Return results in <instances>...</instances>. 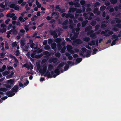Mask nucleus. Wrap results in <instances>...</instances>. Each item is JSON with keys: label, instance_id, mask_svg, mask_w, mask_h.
Returning a JSON list of instances; mask_svg holds the SVG:
<instances>
[{"label": "nucleus", "instance_id": "obj_1", "mask_svg": "<svg viewBox=\"0 0 121 121\" xmlns=\"http://www.w3.org/2000/svg\"><path fill=\"white\" fill-rule=\"evenodd\" d=\"M53 68V65L51 64H49L48 66L47 71L44 74V76L45 77L47 76V77L48 78H52V76L51 74L50 73L49 71H51L52 70Z\"/></svg>", "mask_w": 121, "mask_h": 121}, {"label": "nucleus", "instance_id": "obj_2", "mask_svg": "<svg viewBox=\"0 0 121 121\" xmlns=\"http://www.w3.org/2000/svg\"><path fill=\"white\" fill-rule=\"evenodd\" d=\"M47 65L46 64H44L42 66V69H40L39 70V72L43 74H45L46 72Z\"/></svg>", "mask_w": 121, "mask_h": 121}, {"label": "nucleus", "instance_id": "obj_3", "mask_svg": "<svg viewBox=\"0 0 121 121\" xmlns=\"http://www.w3.org/2000/svg\"><path fill=\"white\" fill-rule=\"evenodd\" d=\"M58 32V31H56V30L53 31L52 30H50L49 32L51 35L53 36V37L54 39H56L58 37V34L56 33Z\"/></svg>", "mask_w": 121, "mask_h": 121}, {"label": "nucleus", "instance_id": "obj_4", "mask_svg": "<svg viewBox=\"0 0 121 121\" xmlns=\"http://www.w3.org/2000/svg\"><path fill=\"white\" fill-rule=\"evenodd\" d=\"M72 32L74 33L73 35L72 34H71L70 35V39L72 40H74L76 39L78 37V35L79 34L78 33H75V30H73L72 31Z\"/></svg>", "mask_w": 121, "mask_h": 121}, {"label": "nucleus", "instance_id": "obj_5", "mask_svg": "<svg viewBox=\"0 0 121 121\" xmlns=\"http://www.w3.org/2000/svg\"><path fill=\"white\" fill-rule=\"evenodd\" d=\"M33 58H38V49L35 50L33 52V53H31L30 55Z\"/></svg>", "mask_w": 121, "mask_h": 121}, {"label": "nucleus", "instance_id": "obj_6", "mask_svg": "<svg viewBox=\"0 0 121 121\" xmlns=\"http://www.w3.org/2000/svg\"><path fill=\"white\" fill-rule=\"evenodd\" d=\"M10 8H14L15 10H18L19 9V8L14 4H11L9 6Z\"/></svg>", "mask_w": 121, "mask_h": 121}, {"label": "nucleus", "instance_id": "obj_7", "mask_svg": "<svg viewBox=\"0 0 121 121\" xmlns=\"http://www.w3.org/2000/svg\"><path fill=\"white\" fill-rule=\"evenodd\" d=\"M57 60V58L56 57H52L49 59L48 61L49 62L51 63L52 62L54 63H56Z\"/></svg>", "mask_w": 121, "mask_h": 121}, {"label": "nucleus", "instance_id": "obj_8", "mask_svg": "<svg viewBox=\"0 0 121 121\" xmlns=\"http://www.w3.org/2000/svg\"><path fill=\"white\" fill-rule=\"evenodd\" d=\"M18 89V86L17 85H15L12 88L11 91H12L13 92H17Z\"/></svg>", "mask_w": 121, "mask_h": 121}, {"label": "nucleus", "instance_id": "obj_9", "mask_svg": "<svg viewBox=\"0 0 121 121\" xmlns=\"http://www.w3.org/2000/svg\"><path fill=\"white\" fill-rule=\"evenodd\" d=\"M31 65H32L31 63L30 62L29 64L26 63L24 64L22 66V67L23 68V67L26 68L28 69L29 70L30 68Z\"/></svg>", "mask_w": 121, "mask_h": 121}, {"label": "nucleus", "instance_id": "obj_10", "mask_svg": "<svg viewBox=\"0 0 121 121\" xmlns=\"http://www.w3.org/2000/svg\"><path fill=\"white\" fill-rule=\"evenodd\" d=\"M6 95H8V97H11L15 95V93L11 91H9L6 93Z\"/></svg>", "mask_w": 121, "mask_h": 121}, {"label": "nucleus", "instance_id": "obj_11", "mask_svg": "<svg viewBox=\"0 0 121 121\" xmlns=\"http://www.w3.org/2000/svg\"><path fill=\"white\" fill-rule=\"evenodd\" d=\"M10 34H11V33L13 34V35H17V33L18 32L17 30H11L10 31L8 32Z\"/></svg>", "mask_w": 121, "mask_h": 121}, {"label": "nucleus", "instance_id": "obj_12", "mask_svg": "<svg viewBox=\"0 0 121 121\" xmlns=\"http://www.w3.org/2000/svg\"><path fill=\"white\" fill-rule=\"evenodd\" d=\"M54 72L56 74L53 75V77L54 78L56 77L57 76L59 75L60 74V71L58 69L56 68L55 69Z\"/></svg>", "mask_w": 121, "mask_h": 121}, {"label": "nucleus", "instance_id": "obj_13", "mask_svg": "<svg viewBox=\"0 0 121 121\" xmlns=\"http://www.w3.org/2000/svg\"><path fill=\"white\" fill-rule=\"evenodd\" d=\"M74 42L75 43L78 44L82 43V41L80 39H76L74 41Z\"/></svg>", "mask_w": 121, "mask_h": 121}, {"label": "nucleus", "instance_id": "obj_14", "mask_svg": "<svg viewBox=\"0 0 121 121\" xmlns=\"http://www.w3.org/2000/svg\"><path fill=\"white\" fill-rule=\"evenodd\" d=\"M21 47H22L26 44V40L24 39H21L20 40Z\"/></svg>", "mask_w": 121, "mask_h": 121}, {"label": "nucleus", "instance_id": "obj_15", "mask_svg": "<svg viewBox=\"0 0 121 121\" xmlns=\"http://www.w3.org/2000/svg\"><path fill=\"white\" fill-rule=\"evenodd\" d=\"M14 79H12L8 80L7 81V83L10 84L11 85H12L13 86L14 85Z\"/></svg>", "mask_w": 121, "mask_h": 121}, {"label": "nucleus", "instance_id": "obj_16", "mask_svg": "<svg viewBox=\"0 0 121 121\" xmlns=\"http://www.w3.org/2000/svg\"><path fill=\"white\" fill-rule=\"evenodd\" d=\"M7 89L5 88H0V94L2 95L3 94L2 91L5 92L7 91Z\"/></svg>", "mask_w": 121, "mask_h": 121}, {"label": "nucleus", "instance_id": "obj_17", "mask_svg": "<svg viewBox=\"0 0 121 121\" xmlns=\"http://www.w3.org/2000/svg\"><path fill=\"white\" fill-rule=\"evenodd\" d=\"M88 44L91 46L95 45V40H92L91 42H89Z\"/></svg>", "mask_w": 121, "mask_h": 121}, {"label": "nucleus", "instance_id": "obj_18", "mask_svg": "<svg viewBox=\"0 0 121 121\" xmlns=\"http://www.w3.org/2000/svg\"><path fill=\"white\" fill-rule=\"evenodd\" d=\"M89 34L90 35V36L92 38H94V39L96 37L95 34V33H87V35H88Z\"/></svg>", "mask_w": 121, "mask_h": 121}, {"label": "nucleus", "instance_id": "obj_19", "mask_svg": "<svg viewBox=\"0 0 121 121\" xmlns=\"http://www.w3.org/2000/svg\"><path fill=\"white\" fill-rule=\"evenodd\" d=\"M88 22V20H87L83 21L82 23V27L85 26Z\"/></svg>", "mask_w": 121, "mask_h": 121}, {"label": "nucleus", "instance_id": "obj_20", "mask_svg": "<svg viewBox=\"0 0 121 121\" xmlns=\"http://www.w3.org/2000/svg\"><path fill=\"white\" fill-rule=\"evenodd\" d=\"M83 40L84 41L88 42L90 41V38L89 37L87 36L84 38Z\"/></svg>", "mask_w": 121, "mask_h": 121}, {"label": "nucleus", "instance_id": "obj_21", "mask_svg": "<svg viewBox=\"0 0 121 121\" xmlns=\"http://www.w3.org/2000/svg\"><path fill=\"white\" fill-rule=\"evenodd\" d=\"M76 9L74 8L73 7L70 8L68 12L69 13L73 12L76 11Z\"/></svg>", "mask_w": 121, "mask_h": 121}, {"label": "nucleus", "instance_id": "obj_22", "mask_svg": "<svg viewBox=\"0 0 121 121\" xmlns=\"http://www.w3.org/2000/svg\"><path fill=\"white\" fill-rule=\"evenodd\" d=\"M69 67V65L66 64H65V66L64 68V71H66L68 69Z\"/></svg>", "mask_w": 121, "mask_h": 121}, {"label": "nucleus", "instance_id": "obj_23", "mask_svg": "<svg viewBox=\"0 0 121 121\" xmlns=\"http://www.w3.org/2000/svg\"><path fill=\"white\" fill-rule=\"evenodd\" d=\"M91 53V51L89 50H88L87 52V54L86 55V57H89L91 56L90 53Z\"/></svg>", "mask_w": 121, "mask_h": 121}, {"label": "nucleus", "instance_id": "obj_24", "mask_svg": "<svg viewBox=\"0 0 121 121\" xmlns=\"http://www.w3.org/2000/svg\"><path fill=\"white\" fill-rule=\"evenodd\" d=\"M105 31L106 32H107V33H108L109 35H111L113 33V32L112 31H111L108 30H105Z\"/></svg>", "mask_w": 121, "mask_h": 121}, {"label": "nucleus", "instance_id": "obj_25", "mask_svg": "<svg viewBox=\"0 0 121 121\" xmlns=\"http://www.w3.org/2000/svg\"><path fill=\"white\" fill-rule=\"evenodd\" d=\"M100 5V4L99 2H97L94 4L93 6L94 7H96L98 6H99Z\"/></svg>", "mask_w": 121, "mask_h": 121}, {"label": "nucleus", "instance_id": "obj_26", "mask_svg": "<svg viewBox=\"0 0 121 121\" xmlns=\"http://www.w3.org/2000/svg\"><path fill=\"white\" fill-rule=\"evenodd\" d=\"M56 45L55 43L52 44L51 45V47L52 48L54 49L56 48Z\"/></svg>", "mask_w": 121, "mask_h": 121}, {"label": "nucleus", "instance_id": "obj_27", "mask_svg": "<svg viewBox=\"0 0 121 121\" xmlns=\"http://www.w3.org/2000/svg\"><path fill=\"white\" fill-rule=\"evenodd\" d=\"M96 24V22L95 20H93L91 23V24L92 26H94Z\"/></svg>", "mask_w": 121, "mask_h": 121}, {"label": "nucleus", "instance_id": "obj_28", "mask_svg": "<svg viewBox=\"0 0 121 121\" xmlns=\"http://www.w3.org/2000/svg\"><path fill=\"white\" fill-rule=\"evenodd\" d=\"M116 22L117 23H119L121 22V20L118 18H115Z\"/></svg>", "mask_w": 121, "mask_h": 121}, {"label": "nucleus", "instance_id": "obj_29", "mask_svg": "<svg viewBox=\"0 0 121 121\" xmlns=\"http://www.w3.org/2000/svg\"><path fill=\"white\" fill-rule=\"evenodd\" d=\"M111 3L113 4H116L117 2V0H110Z\"/></svg>", "mask_w": 121, "mask_h": 121}, {"label": "nucleus", "instance_id": "obj_30", "mask_svg": "<svg viewBox=\"0 0 121 121\" xmlns=\"http://www.w3.org/2000/svg\"><path fill=\"white\" fill-rule=\"evenodd\" d=\"M9 71H5L4 72H3L2 73L3 75V76H5L7 74H9Z\"/></svg>", "mask_w": 121, "mask_h": 121}, {"label": "nucleus", "instance_id": "obj_31", "mask_svg": "<svg viewBox=\"0 0 121 121\" xmlns=\"http://www.w3.org/2000/svg\"><path fill=\"white\" fill-rule=\"evenodd\" d=\"M36 4L37 5V7L34 8V9L35 11H37L38 10V0H36Z\"/></svg>", "mask_w": 121, "mask_h": 121}, {"label": "nucleus", "instance_id": "obj_32", "mask_svg": "<svg viewBox=\"0 0 121 121\" xmlns=\"http://www.w3.org/2000/svg\"><path fill=\"white\" fill-rule=\"evenodd\" d=\"M82 59L81 58H78L76 60L77 62V63H79L82 60Z\"/></svg>", "mask_w": 121, "mask_h": 121}, {"label": "nucleus", "instance_id": "obj_33", "mask_svg": "<svg viewBox=\"0 0 121 121\" xmlns=\"http://www.w3.org/2000/svg\"><path fill=\"white\" fill-rule=\"evenodd\" d=\"M107 25L104 24H102L100 26V27L102 29H104L107 27Z\"/></svg>", "mask_w": 121, "mask_h": 121}, {"label": "nucleus", "instance_id": "obj_34", "mask_svg": "<svg viewBox=\"0 0 121 121\" xmlns=\"http://www.w3.org/2000/svg\"><path fill=\"white\" fill-rule=\"evenodd\" d=\"M67 50L69 51L71 50L72 49V47L71 45H68L67 46Z\"/></svg>", "mask_w": 121, "mask_h": 121}, {"label": "nucleus", "instance_id": "obj_35", "mask_svg": "<svg viewBox=\"0 0 121 121\" xmlns=\"http://www.w3.org/2000/svg\"><path fill=\"white\" fill-rule=\"evenodd\" d=\"M66 49V48L64 46L61 50L60 51V52L61 53H64L65 52V50Z\"/></svg>", "mask_w": 121, "mask_h": 121}, {"label": "nucleus", "instance_id": "obj_36", "mask_svg": "<svg viewBox=\"0 0 121 121\" xmlns=\"http://www.w3.org/2000/svg\"><path fill=\"white\" fill-rule=\"evenodd\" d=\"M106 8L105 6H103L100 7V10L101 11H103L105 10Z\"/></svg>", "mask_w": 121, "mask_h": 121}, {"label": "nucleus", "instance_id": "obj_37", "mask_svg": "<svg viewBox=\"0 0 121 121\" xmlns=\"http://www.w3.org/2000/svg\"><path fill=\"white\" fill-rule=\"evenodd\" d=\"M58 11L60 12V13H62L64 12H65V9H60L58 10Z\"/></svg>", "mask_w": 121, "mask_h": 121}, {"label": "nucleus", "instance_id": "obj_38", "mask_svg": "<svg viewBox=\"0 0 121 121\" xmlns=\"http://www.w3.org/2000/svg\"><path fill=\"white\" fill-rule=\"evenodd\" d=\"M7 98V96H5L2 98L0 99V103H1L4 100L6 99Z\"/></svg>", "mask_w": 121, "mask_h": 121}, {"label": "nucleus", "instance_id": "obj_39", "mask_svg": "<svg viewBox=\"0 0 121 121\" xmlns=\"http://www.w3.org/2000/svg\"><path fill=\"white\" fill-rule=\"evenodd\" d=\"M55 56H56L58 57H59L61 56V54L59 52H57L55 54Z\"/></svg>", "mask_w": 121, "mask_h": 121}, {"label": "nucleus", "instance_id": "obj_40", "mask_svg": "<svg viewBox=\"0 0 121 121\" xmlns=\"http://www.w3.org/2000/svg\"><path fill=\"white\" fill-rule=\"evenodd\" d=\"M68 22V21L67 20H66L62 23V25L64 26V25H66Z\"/></svg>", "mask_w": 121, "mask_h": 121}, {"label": "nucleus", "instance_id": "obj_41", "mask_svg": "<svg viewBox=\"0 0 121 121\" xmlns=\"http://www.w3.org/2000/svg\"><path fill=\"white\" fill-rule=\"evenodd\" d=\"M55 42L57 43L60 42L61 40V39L60 38H56Z\"/></svg>", "mask_w": 121, "mask_h": 121}, {"label": "nucleus", "instance_id": "obj_42", "mask_svg": "<svg viewBox=\"0 0 121 121\" xmlns=\"http://www.w3.org/2000/svg\"><path fill=\"white\" fill-rule=\"evenodd\" d=\"M44 48L46 50H48L50 49V47L48 45H47L45 46Z\"/></svg>", "mask_w": 121, "mask_h": 121}, {"label": "nucleus", "instance_id": "obj_43", "mask_svg": "<svg viewBox=\"0 0 121 121\" xmlns=\"http://www.w3.org/2000/svg\"><path fill=\"white\" fill-rule=\"evenodd\" d=\"M52 42L53 40L52 39H48V43L49 45H50L52 44Z\"/></svg>", "mask_w": 121, "mask_h": 121}, {"label": "nucleus", "instance_id": "obj_44", "mask_svg": "<svg viewBox=\"0 0 121 121\" xmlns=\"http://www.w3.org/2000/svg\"><path fill=\"white\" fill-rule=\"evenodd\" d=\"M65 63L64 62H62L59 64V65L61 67H63L65 65Z\"/></svg>", "mask_w": 121, "mask_h": 121}, {"label": "nucleus", "instance_id": "obj_45", "mask_svg": "<svg viewBox=\"0 0 121 121\" xmlns=\"http://www.w3.org/2000/svg\"><path fill=\"white\" fill-rule=\"evenodd\" d=\"M74 5L75 6V7H79L81 6L80 4L78 2H76L75 3H74Z\"/></svg>", "mask_w": 121, "mask_h": 121}, {"label": "nucleus", "instance_id": "obj_46", "mask_svg": "<svg viewBox=\"0 0 121 121\" xmlns=\"http://www.w3.org/2000/svg\"><path fill=\"white\" fill-rule=\"evenodd\" d=\"M62 67H60L59 65L56 68L58 69L59 70V69L60 70H61L62 73H63V69L62 68Z\"/></svg>", "mask_w": 121, "mask_h": 121}, {"label": "nucleus", "instance_id": "obj_47", "mask_svg": "<svg viewBox=\"0 0 121 121\" xmlns=\"http://www.w3.org/2000/svg\"><path fill=\"white\" fill-rule=\"evenodd\" d=\"M98 9L97 8H95L93 10V13L95 14L97 12V11H98Z\"/></svg>", "mask_w": 121, "mask_h": 121}, {"label": "nucleus", "instance_id": "obj_48", "mask_svg": "<svg viewBox=\"0 0 121 121\" xmlns=\"http://www.w3.org/2000/svg\"><path fill=\"white\" fill-rule=\"evenodd\" d=\"M82 11V10L79 9H77L76 11V13H81Z\"/></svg>", "mask_w": 121, "mask_h": 121}, {"label": "nucleus", "instance_id": "obj_49", "mask_svg": "<svg viewBox=\"0 0 121 121\" xmlns=\"http://www.w3.org/2000/svg\"><path fill=\"white\" fill-rule=\"evenodd\" d=\"M6 30V28H4L1 29L0 30V32H1L3 33L5 32Z\"/></svg>", "mask_w": 121, "mask_h": 121}, {"label": "nucleus", "instance_id": "obj_50", "mask_svg": "<svg viewBox=\"0 0 121 121\" xmlns=\"http://www.w3.org/2000/svg\"><path fill=\"white\" fill-rule=\"evenodd\" d=\"M100 27L99 25V24H97L96 25L95 27V30H97Z\"/></svg>", "mask_w": 121, "mask_h": 121}, {"label": "nucleus", "instance_id": "obj_51", "mask_svg": "<svg viewBox=\"0 0 121 121\" xmlns=\"http://www.w3.org/2000/svg\"><path fill=\"white\" fill-rule=\"evenodd\" d=\"M86 2L85 0H82L80 1V3L82 5H84L85 4Z\"/></svg>", "mask_w": 121, "mask_h": 121}, {"label": "nucleus", "instance_id": "obj_52", "mask_svg": "<svg viewBox=\"0 0 121 121\" xmlns=\"http://www.w3.org/2000/svg\"><path fill=\"white\" fill-rule=\"evenodd\" d=\"M115 26L118 28H121V23H118V24L116 25Z\"/></svg>", "mask_w": 121, "mask_h": 121}, {"label": "nucleus", "instance_id": "obj_53", "mask_svg": "<svg viewBox=\"0 0 121 121\" xmlns=\"http://www.w3.org/2000/svg\"><path fill=\"white\" fill-rule=\"evenodd\" d=\"M91 10V8L88 7L86 9V11L87 12H90V11Z\"/></svg>", "mask_w": 121, "mask_h": 121}, {"label": "nucleus", "instance_id": "obj_54", "mask_svg": "<svg viewBox=\"0 0 121 121\" xmlns=\"http://www.w3.org/2000/svg\"><path fill=\"white\" fill-rule=\"evenodd\" d=\"M29 24L30 25H35V24L36 23L34 22H33L32 21H31L30 22H29Z\"/></svg>", "mask_w": 121, "mask_h": 121}, {"label": "nucleus", "instance_id": "obj_55", "mask_svg": "<svg viewBox=\"0 0 121 121\" xmlns=\"http://www.w3.org/2000/svg\"><path fill=\"white\" fill-rule=\"evenodd\" d=\"M82 50L83 52L84 53L86 52V51L87 49L85 48H82Z\"/></svg>", "mask_w": 121, "mask_h": 121}, {"label": "nucleus", "instance_id": "obj_56", "mask_svg": "<svg viewBox=\"0 0 121 121\" xmlns=\"http://www.w3.org/2000/svg\"><path fill=\"white\" fill-rule=\"evenodd\" d=\"M16 53V56H18L19 54H20V52H19V51L18 50H17V51Z\"/></svg>", "mask_w": 121, "mask_h": 121}, {"label": "nucleus", "instance_id": "obj_57", "mask_svg": "<svg viewBox=\"0 0 121 121\" xmlns=\"http://www.w3.org/2000/svg\"><path fill=\"white\" fill-rule=\"evenodd\" d=\"M24 28L26 30V32H27L29 30V29H28V28L26 26V25H24Z\"/></svg>", "mask_w": 121, "mask_h": 121}, {"label": "nucleus", "instance_id": "obj_58", "mask_svg": "<svg viewBox=\"0 0 121 121\" xmlns=\"http://www.w3.org/2000/svg\"><path fill=\"white\" fill-rule=\"evenodd\" d=\"M67 63L68 64V65H73V62H72L70 60H68L67 61Z\"/></svg>", "mask_w": 121, "mask_h": 121}, {"label": "nucleus", "instance_id": "obj_59", "mask_svg": "<svg viewBox=\"0 0 121 121\" xmlns=\"http://www.w3.org/2000/svg\"><path fill=\"white\" fill-rule=\"evenodd\" d=\"M17 45L16 43V42H13L12 43V46L13 47H16Z\"/></svg>", "mask_w": 121, "mask_h": 121}, {"label": "nucleus", "instance_id": "obj_60", "mask_svg": "<svg viewBox=\"0 0 121 121\" xmlns=\"http://www.w3.org/2000/svg\"><path fill=\"white\" fill-rule=\"evenodd\" d=\"M98 51V50L96 48H94L93 50V51L94 52H93V53L92 54H96V52H97Z\"/></svg>", "mask_w": 121, "mask_h": 121}, {"label": "nucleus", "instance_id": "obj_61", "mask_svg": "<svg viewBox=\"0 0 121 121\" xmlns=\"http://www.w3.org/2000/svg\"><path fill=\"white\" fill-rule=\"evenodd\" d=\"M87 14L90 16H94V14L92 12H89L87 13Z\"/></svg>", "mask_w": 121, "mask_h": 121}, {"label": "nucleus", "instance_id": "obj_62", "mask_svg": "<svg viewBox=\"0 0 121 121\" xmlns=\"http://www.w3.org/2000/svg\"><path fill=\"white\" fill-rule=\"evenodd\" d=\"M43 53L45 55H48L49 54V52L48 51H45L43 52Z\"/></svg>", "mask_w": 121, "mask_h": 121}, {"label": "nucleus", "instance_id": "obj_63", "mask_svg": "<svg viewBox=\"0 0 121 121\" xmlns=\"http://www.w3.org/2000/svg\"><path fill=\"white\" fill-rule=\"evenodd\" d=\"M37 34H38L37 32V31H35V32L34 34H33V35L32 36V37H35L37 35Z\"/></svg>", "mask_w": 121, "mask_h": 121}, {"label": "nucleus", "instance_id": "obj_64", "mask_svg": "<svg viewBox=\"0 0 121 121\" xmlns=\"http://www.w3.org/2000/svg\"><path fill=\"white\" fill-rule=\"evenodd\" d=\"M70 13H68L67 14H66L65 16V17L66 18H68L70 17Z\"/></svg>", "mask_w": 121, "mask_h": 121}]
</instances>
